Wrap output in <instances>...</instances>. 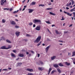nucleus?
Masks as SVG:
<instances>
[{
	"label": "nucleus",
	"instance_id": "6",
	"mask_svg": "<svg viewBox=\"0 0 75 75\" xmlns=\"http://www.w3.org/2000/svg\"><path fill=\"white\" fill-rule=\"evenodd\" d=\"M53 66L54 67V68H58V67H59L58 64H53Z\"/></svg>",
	"mask_w": 75,
	"mask_h": 75
},
{
	"label": "nucleus",
	"instance_id": "59",
	"mask_svg": "<svg viewBox=\"0 0 75 75\" xmlns=\"http://www.w3.org/2000/svg\"><path fill=\"white\" fill-rule=\"evenodd\" d=\"M72 11H74V10L73 9H71V12H72Z\"/></svg>",
	"mask_w": 75,
	"mask_h": 75
},
{
	"label": "nucleus",
	"instance_id": "48",
	"mask_svg": "<svg viewBox=\"0 0 75 75\" xmlns=\"http://www.w3.org/2000/svg\"><path fill=\"white\" fill-rule=\"evenodd\" d=\"M12 10H13L12 8H11L10 9V11H12Z\"/></svg>",
	"mask_w": 75,
	"mask_h": 75
},
{
	"label": "nucleus",
	"instance_id": "16",
	"mask_svg": "<svg viewBox=\"0 0 75 75\" xmlns=\"http://www.w3.org/2000/svg\"><path fill=\"white\" fill-rule=\"evenodd\" d=\"M52 70V68H50L49 69L48 73V74H50V72H51V71Z\"/></svg>",
	"mask_w": 75,
	"mask_h": 75
},
{
	"label": "nucleus",
	"instance_id": "31",
	"mask_svg": "<svg viewBox=\"0 0 75 75\" xmlns=\"http://www.w3.org/2000/svg\"><path fill=\"white\" fill-rule=\"evenodd\" d=\"M28 75H34V74L33 73H29L28 74Z\"/></svg>",
	"mask_w": 75,
	"mask_h": 75
},
{
	"label": "nucleus",
	"instance_id": "18",
	"mask_svg": "<svg viewBox=\"0 0 75 75\" xmlns=\"http://www.w3.org/2000/svg\"><path fill=\"white\" fill-rule=\"evenodd\" d=\"M11 57H16V56L14 54L11 53Z\"/></svg>",
	"mask_w": 75,
	"mask_h": 75
},
{
	"label": "nucleus",
	"instance_id": "38",
	"mask_svg": "<svg viewBox=\"0 0 75 75\" xmlns=\"http://www.w3.org/2000/svg\"><path fill=\"white\" fill-rule=\"evenodd\" d=\"M2 71H8V69H3L2 70Z\"/></svg>",
	"mask_w": 75,
	"mask_h": 75
},
{
	"label": "nucleus",
	"instance_id": "33",
	"mask_svg": "<svg viewBox=\"0 0 75 75\" xmlns=\"http://www.w3.org/2000/svg\"><path fill=\"white\" fill-rule=\"evenodd\" d=\"M4 10H10V8H4Z\"/></svg>",
	"mask_w": 75,
	"mask_h": 75
},
{
	"label": "nucleus",
	"instance_id": "28",
	"mask_svg": "<svg viewBox=\"0 0 75 75\" xmlns=\"http://www.w3.org/2000/svg\"><path fill=\"white\" fill-rule=\"evenodd\" d=\"M56 72V71H55V70H54V71H52L51 72V74H54V72Z\"/></svg>",
	"mask_w": 75,
	"mask_h": 75
},
{
	"label": "nucleus",
	"instance_id": "29",
	"mask_svg": "<svg viewBox=\"0 0 75 75\" xmlns=\"http://www.w3.org/2000/svg\"><path fill=\"white\" fill-rule=\"evenodd\" d=\"M2 23H4L6 22V21L4 19H3L2 20Z\"/></svg>",
	"mask_w": 75,
	"mask_h": 75
},
{
	"label": "nucleus",
	"instance_id": "19",
	"mask_svg": "<svg viewBox=\"0 0 75 75\" xmlns=\"http://www.w3.org/2000/svg\"><path fill=\"white\" fill-rule=\"evenodd\" d=\"M19 56L20 57H24V54H19Z\"/></svg>",
	"mask_w": 75,
	"mask_h": 75
},
{
	"label": "nucleus",
	"instance_id": "3",
	"mask_svg": "<svg viewBox=\"0 0 75 75\" xmlns=\"http://www.w3.org/2000/svg\"><path fill=\"white\" fill-rule=\"evenodd\" d=\"M41 21L40 20L38 19H35L34 21V23H41Z\"/></svg>",
	"mask_w": 75,
	"mask_h": 75
},
{
	"label": "nucleus",
	"instance_id": "46",
	"mask_svg": "<svg viewBox=\"0 0 75 75\" xmlns=\"http://www.w3.org/2000/svg\"><path fill=\"white\" fill-rule=\"evenodd\" d=\"M46 23H48V24L50 23V21H46Z\"/></svg>",
	"mask_w": 75,
	"mask_h": 75
},
{
	"label": "nucleus",
	"instance_id": "64",
	"mask_svg": "<svg viewBox=\"0 0 75 75\" xmlns=\"http://www.w3.org/2000/svg\"><path fill=\"white\" fill-rule=\"evenodd\" d=\"M74 64H75V59H74V62H73Z\"/></svg>",
	"mask_w": 75,
	"mask_h": 75
},
{
	"label": "nucleus",
	"instance_id": "17",
	"mask_svg": "<svg viewBox=\"0 0 75 75\" xmlns=\"http://www.w3.org/2000/svg\"><path fill=\"white\" fill-rule=\"evenodd\" d=\"M49 13L50 14H51V15H53V16H55L56 15L54 13H52V12H50Z\"/></svg>",
	"mask_w": 75,
	"mask_h": 75
},
{
	"label": "nucleus",
	"instance_id": "62",
	"mask_svg": "<svg viewBox=\"0 0 75 75\" xmlns=\"http://www.w3.org/2000/svg\"><path fill=\"white\" fill-rule=\"evenodd\" d=\"M54 26H55L54 25H52V27H54Z\"/></svg>",
	"mask_w": 75,
	"mask_h": 75
},
{
	"label": "nucleus",
	"instance_id": "42",
	"mask_svg": "<svg viewBox=\"0 0 75 75\" xmlns=\"http://www.w3.org/2000/svg\"><path fill=\"white\" fill-rule=\"evenodd\" d=\"M13 52H15V53H16V52H17V51H16V50H13Z\"/></svg>",
	"mask_w": 75,
	"mask_h": 75
},
{
	"label": "nucleus",
	"instance_id": "9",
	"mask_svg": "<svg viewBox=\"0 0 75 75\" xmlns=\"http://www.w3.org/2000/svg\"><path fill=\"white\" fill-rule=\"evenodd\" d=\"M26 71H29V72H33V69H26Z\"/></svg>",
	"mask_w": 75,
	"mask_h": 75
},
{
	"label": "nucleus",
	"instance_id": "22",
	"mask_svg": "<svg viewBox=\"0 0 75 75\" xmlns=\"http://www.w3.org/2000/svg\"><path fill=\"white\" fill-rule=\"evenodd\" d=\"M57 69L58 71L59 72V73H61V71L60 69H59L58 68Z\"/></svg>",
	"mask_w": 75,
	"mask_h": 75
},
{
	"label": "nucleus",
	"instance_id": "61",
	"mask_svg": "<svg viewBox=\"0 0 75 75\" xmlns=\"http://www.w3.org/2000/svg\"><path fill=\"white\" fill-rule=\"evenodd\" d=\"M73 14H74V16H75V12H73Z\"/></svg>",
	"mask_w": 75,
	"mask_h": 75
},
{
	"label": "nucleus",
	"instance_id": "56",
	"mask_svg": "<svg viewBox=\"0 0 75 75\" xmlns=\"http://www.w3.org/2000/svg\"><path fill=\"white\" fill-rule=\"evenodd\" d=\"M72 25H73L71 24L69 26V27H72Z\"/></svg>",
	"mask_w": 75,
	"mask_h": 75
},
{
	"label": "nucleus",
	"instance_id": "2",
	"mask_svg": "<svg viewBox=\"0 0 75 75\" xmlns=\"http://www.w3.org/2000/svg\"><path fill=\"white\" fill-rule=\"evenodd\" d=\"M35 30H37L38 31H40L41 30V26L39 25L38 26L35 28Z\"/></svg>",
	"mask_w": 75,
	"mask_h": 75
},
{
	"label": "nucleus",
	"instance_id": "58",
	"mask_svg": "<svg viewBox=\"0 0 75 75\" xmlns=\"http://www.w3.org/2000/svg\"><path fill=\"white\" fill-rule=\"evenodd\" d=\"M31 51L33 54H34V52L33 51Z\"/></svg>",
	"mask_w": 75,
	"mask_h": 75
},
{
	"label": "nucleus",
	"instance_id": "35",
	"mask_svg": "<svg viewBox=\"0 0 75 75\" xmlns=\"http://www.w3.org/2000/svg\"><path fill=\"white\" fill-rule=\"evenodd\" d=\"M47 41H51V40H50V39L48 38H47Z\"/></svg>",
	"mask_w": 75,
	"mask_h": 75
},
{
	"label": "nucleus",
	"instance_id": "39",
	"mask_svg": "<svg viewBox=\"0 0 75 75\" xmlns=\"http://www.w3.org/2000/svg\"><path fill=\"white\" fill-rule=\"evenodd\" d=\"M29 25H33V23L32 22H31L29 23Z\"/></svg>",
	"mask_w": 75,
	"mask_h": 75
},
{
	"label": "nucleus",
	"instance_id": "5",
	"mask_svg": "<svg viewBox=\"0 0 75 75\" xmlns=\"http://www.w3.org/2000/svg\"><path fill=\"white\" fill-rule=\"evenodd\" d=\"M64 13H65V14H67V15H68V16H72V14H70L69 13H67V12H65V11H64Z\"/></svg>",
	"mask_w": 75,
	"mask_h": 75
},
{
	"label": "nucleus",
	"instance_id": "21",
	"mask_svg": "<svg viewBox=\"0 0 75 75\" xmlns=\"http://www.w3.org/2000/svg\"><path fill=\"white\" fill-rule=\"evenodd\" d=\"M38 69L39 70H40V71H42L43 70L42 67H39Z\"/></svg>",
	"mask_w": 75,
	"mask_h": 75
},
{
	"label": "nucleus",
	"instance_id": "7",
	"mask_svg": "<svg viewBox=\"0 0 75 75\" xmlns=\"http://www.w3.org/2000/svg\"><path fill=\"white\" fill-rule=\"evenodd\" d=\"M51 47V46L49 45L48 46H47L45 49V50L46 51V52H47V51H48V50H49V49L50 48V47Z\"/></svg>",
	"mask_w": 75,
	"mask_h": 75
},
{
	"label": "nucleus",
	"instance_id": "23",
	"mask_svg": "<svg viewBox=\"0 0 75 75\" xmlns=\"http://www.w3.org/2000/svg\"><path fill=\"white\" fill-rule=\"evenodd\" d=\"M18 11H19V10H17L16 11H15L13 12V13L14 14H16V13H18Z\"/></svg>",
	"mask_w": 75,
	"mask_h": 75
},
{
	"label": "nucleus",
	"instance_id": "41",
	"mask_svg": "<svg viewBox=\"0 0 75 75\" xmlns=\"http://www.w3.org/2000/svg\"><path fill=\"white\" fill-rule=\"evenodd\" d=\"M15 28H19V26L16 25L15 26Z\"/></svg>",
	"mask_w": 75,
	"mask_h": 75
},
{
	"label": "nucleus",
	"instance_id": "51",
	"mask_svg": "<svg viewBox=\"0 0 75 75\" xmlns=\"http://www.w3.org/2000/svg\"><path fill=\"white\" fill-rule=\"evenodd\" d=\"M67 6V7H69V6H70L69 4H67L66 5Z\"/></svg>",
	"mask_w": 75,
	"mask_h": 75
},
{
	"label": "nucleus",
	"instance_id": "26",
	"mask_svg": "<svg viewBox=\"0 0 75 75\" xmlns=\"http://www.w3.org/2000/svg\"><path fill=\"white\" fill-rule=\"evenodd\" d=\"M52 8H47L46 9L47 10H52Z\"/></svg>",
	"mask_w": 75,
	"mask_h": 75
},
{
	"label": "nucleus",
	"instance_id": "36",
	"mask_svg": "<svg viewBox=\"0 0 75 75\" xmlns=\"http://www.w3.org/2000/svg\"><path fill=\"white\" fill-rule=\"evenodd\" d=\"M55 31L56 34H59V32L58 31H57V30H56Z\"/></svg>",
	"mask_w": 75,
	"mask_h": 75
},
{
	"label": "nucleus",
	"instance_id": "12",
	"mask_svg": "<svg viewBox=\"0 0 75 75\" xmlns=\"http://www.w3.org/2000/svg\"><path fill=\"white\" fill-rule=\"evenodd\" d=\"M55 58H56V56H53V57H51V59L52 60H54V59Z\"/></svg>",
	"mask_w": 75,
	"mask_h": 75
},
{
	"label": "nucleus",
	"instance_id": "14",
	"mask_svg": "<svg viewBox=\"0 0 75 75\" xmlns=\"http://www.w3.org/2000/svg\"><path fill=\"white\" fill-rule=\"evenodd\" d=\"M65 64L67 66H69L70 65V63H68L67 62H65Z\"/></svg>",
	"mask_w": 75,
	"mask_h": 75
},
{
	"label": "nucleus",
	"instance_id": "8",
	"mask_svg": "<svg viewBox=\"0 0 75 75\" xmlns=\"http://www.w3.org/2000/svg\"><path fill=\"white\" fill-rule=\"evenodd\" d=\"M11 24H12L13 25H15L16 24V22H14V21H10Z\"/></svg>",
	"mask_w": 75,
	"mask_h": 75
},
{
	"label": "nucleus",
	"instance_id": "52",
	"mask_svg": "<svg viewBox=\"0 0 75 75\" xmlns=\"http://www.w3.org/2000/svg\"><path fill=\"white\" fill-rule=\"evenodd\" d=\"M24 40L26 42H27V41H28V40H27V39H24Z\"/></svg>",
	"mask_w": 75,
	"mask_h": 75
},
{
	"label": "nucleus",
	"instance_id": "40",
	"mask_svg": "<svg viewBox=\"0 0 75 75\" xmlns=\"http://www.w3.org/2000/svg\"><path fill=\"white\" fill-rule=\"evenodd\" d=\"M74 2L73 0H72V5H74Z\"/></svg>",
	"mask_w": 75,
	"mask_h": 75
},
{
	"label": "nucleus",
	"instance_id": "24",
	"mask_svg": "<svg viewBox=\"0 0 75 75\" xmlns=\"http://www.w3.org/2000/svg\"><path fill=\"white\" fill-rule=\"evenodd\" d=\"M42 42V41H40L39 44H38L37 45V47H38V46H39V45H41V43Z\"/></svg>",
	"mask_w": 75,
	"mask_h": 75
},
{
	"label": "nucleus",
	"instance_id": "63",
	"mask_svg": "<svg viewBox=\"0 0 75 75\" xmlns=\"http://www.w3.org/2000/svg\"><path fill=\"white\" fill-rule=\"evenodd\" d=\"M69 6H71V2H70L69 3Z\"/></svg>",
	"mask_w": 75,
	"mask_h": 75
},
{
	"label": "nucleus",
	"instance_id": "27",
	"mask_svg": "<svg viewBox=\"0 0 75 75\" xmlns=\"http://www.w3.org/2000/svg\"><path fill=\"white\" fill-rule=\"evenodd\" d=\"M21 64H22V63H18V64L17 65V66H19V67H20L21 65Z\"/></svg>",
	"mask_w": 75,
	"mask_h": 75
},
{
	"label": "nucleus",
	"instance_id": "10",
	"mask_svg": "<svg viewBox=\"0 0 75 75\" xmlns=\"http://www.w3.org/2000/svg\"><path fill=\"white\" fill-rule=\"evenodd\" d=\"M20 32H16L15 33V34L17 35V37H18L20 35Z\"/></svg>",
	"mask_w": 75,
	"mask_h": 75
},
{
	"label": "nucleus",
	"instance_id": "4",
	"mask_svg": "<svg viewBox=\"0 0 75 75\" xmlns=\"http://www.w3.org/2000/svg\"><path fill=\"white\" fill-rule=\"evenodd\" d=\"M5 2H6V0H1V5H2L3 6V5L4 4V3H5Z\"/></svg>",
	"mask_w": 75,
	"mask_h": 75
},
{
	"label": "nucleus",
	"instance_id": "47",
	"mask_svg": "<svg viewBox=\"0 0 75 75\" xmlns=\"http://www.w3.org/2000/svg\"><path fill=\"white\" fill-rule=\"evenodd\" d=\"M68 31H64V33L65 34H66V33H68Z\"/></svg>",
	"mask_w": 75,
	"mask_h": 75
},
{
	"label": "nucleus",
	"instance_id": "53",
	"mask_svg": "<svg viewBox=\"0 0 75 75\" xmlns=\"http://www.w3.org/2000/svg\"><path fill=\"white\" fill-rule=\"evenodd\" d=\"M74 71L72 70L71 71V74H73V73H74Z\"/></svg>",
	"mask_w": 75,
	"mask_h": 75
},
{
	"label": "nucleus",
	"instance_id": "15",
	"mask_svg": "<svg viewBox=\"0 0 75 75\" xmlns=\"http://www.w3.org/2000/svg\"><path fill=\"white\" fill-rule=\"evenodd\" d=\"M28 10H29V13H32V12H33V11L34 10L33 9H29Z\"/></svg>",
	"mask_w": 75,
	"mask_h": 75
},
{
	"label": "nucleus",
	"instance_id": "32",
	"mask_svg": "<svg viewBox=\"0 0 75 75\" xmlns=\"http://www.w3.org/2000/svg\"><path fill=\"white\" fill-rule=\"evenodd\" d=\"M26 37H30L31 36V35H30L29 34H26Z\"/></svg>",
	"mask_w": 75,
	"mask_h": 75
},
{
	"label": "nucleus",
	"instance_id": "30",
	"mask_svg": "<svg viewBox=\"0 0 75 75\" xmlns=\"http://www.w3.org/2000/svg\"><path fill=\"white\" fill-rule=\"evenodd\" d=\"M39 7H40V6H42V7L43 6H44V5L40 4L39 5Z\"/></svg>",
	"mask_w": 75,
	"mask_h": 75
},
{
	"label": "nucleus",
	"instance_id": "55",
	"mask_svg": "<svg viewBox=\"0 0 75 75\" xmlns=\"http://www.w3.org/2000/svg\"><path fill=\"white\" fill-rule=\"evenodd\" d=\"M22 52H25V50H22Z\"/></svg>",
	"mask_w": 75,
	"mask_h": 75
},
{
	"label": "nucleus",
	"instance_id": "54",
	"mask_svg": "<svg viewBox=\"0 0 75 75\" xmlns=\"http://www.w3.org/2000/svg\"><path fill=\"white\" fill-rule=\"evenodd\" d=\"M66 8L67 10H69V8H68V7H66Z\"/></svg>",
	"mask_w": 75,
	"mask_h": 75
},
{
	"label": "nucleus",
	"instance_id": "45",
	"mask_svg": "<svg viewBox=\"0 0 75 75\" xmlns=\"http://www.w3.org/2000/svg\"><path fill=\"white\" fill-rule=\"evenodd\" d=\"M74 55H75V52H74L73 53V55L72 56H74Z\"/></svg>",
	"mask_w": 75,
	"mask_h": 75
},
{
	"label": "nucleus",
	"instance_id": "49",
	"mask_svg": "<svg viewBox=\"0 0 75 75\" xmlns=\"http://www.w3.org/2000/svg\"><path fill=\"white\" fill-rule=\"evenodd\" d=\"M59 42H62V43H63V41H62V40H59Z\"/></svg>",
	"mask_w": 75,
	"mask_h": 75
},
{
	"label": "nucleus",
	"instance_id": "57",
	"mask_svg": "<svg viewBox=\"0 0 75 75\" xmlns=\"http://www.w3.org/2000/svg\"><path fill=\"white\" fill-rule=\"evenodd\" d=\"M26 53L27 55H28V54H29V53H28V52H26Z\"/></svg>",
	"mask_w": 75,
	"mask_h": 75
},
{
	"label": "nucleus",
	"instance_id": "37",
	"mask_svg": "<svg viewBox=\"0 0 75 75\" xmlns=\"http://www.w3.org/2000/svg\"><path fill=\"white\" fill-rule=\"evenodd\" d=\"M65 20V18H64V17L63 16L62 17V19H61V20Z\"/></svg>",
	"mask_w": 75,
	"mask_h": 75
},
{
	"label": "nucleus",
	"instance_id": "43",
	"mask_svg": "<svg viewBox=\"0 0 75 75\" xmlns=\"http://www.w3.org/2000/svg\"><path fill=\"white\" fill-rule=\"evenodd\" d=\"M37 55H38V58H39V57H40V54H38Z\"/></svg>",
	"mask_w": 75,
	"mask_h": 75
},
{
	"label": "nucleus",
	"instance_id": "20",
	"mask_svg": "<svg viewBox=\"0 0 75 75\" xmlns=\"http://www.w3.org/2000/svg\"><path fill=\"white\" fill-rule=\"evenodd\" d=\"M59 65L60 67H64V65H63V64H62L61 63L59 64Z\"/></svg>",
	"mask_w": 75,
	"mask_h": 75
},
{
	"label": "nucleus",
	"instance_id": "44",
	"mask_svg": "<svg viewBox=\"0 0 75 75\" xmlns=\"http://www.w3.org/2000/svg\"><path fill=\"white\" fill-rule=\"evenodd\" d=\"M40 63V64H43V62L40 61V62H39Z\"/></svg>",
	"mask_w": 75,
	"mask_h": 75
},
{
	"label": "nucleus",
	"instance_id": "50",
	"mask_svg": "<svg viewBox=\"0 0 75 75\" xmlns=\"http://www.w3.org/2000/svg\"><path fill=\"white\" fill-rule=\"evenodd\" d=\"M35 26H36L35 25V24H34L33 25V27H34V28L35 27Z\"/></svg>",
	"mask_w": 75,
	"mask_h": 75
},
{
	"label": "nucleus",
	"instance_id": "13",
	"mask_svg": "<svg viewBox=\"0 0 75 75\" xmlns=\"http://www.w3.org/2000/svg\"><path fill=\"white\" fill-rule=\"evenodd\" d=\"M35 2H33L30 4V6L35 5Z\"/></svg>",
	"mask_w": 75,
	"mask_h": 75
},
{
	"label": "nucleus",
	"instance_id": "1",
	"mask_svg": "<svg viewBox=\"0 0 75 75\" xmlns=\"http://www.w3.org/2000/svg\"><path fill=\"white\" fill-rule=\"evenodd\" d=\"M41 36H39L37 38L36 40L34 41V42H39V41L41 40Z\"/></svg>",
	"mask_w": 75,
	"mask_h": 75
},
{
	"label": "nucleus",
	"instance_id": "34",
	"mask_svg": "<svg viewBox=\"0 0 75 75\" xmlns=\"http://www.w3.org/2000/svg\"><path fill=\"white\" fill-rule=\"evenodd\" d=\"M8 48H7V50L8 49H9V48H11V47L10 45H9L8 46Z\"/></svg>",
	"mask_w": 75,
	"mask_h": 75
},
{
	"label": "nucleus",
	"instance_id": "11",
	"mask_svg": "<svg viewBox=\"0 0 75 75\" xmlns=\"http://www.w3.org/2000/svg\"><path fill=\"white\" fill-rule=\"evenodd\" d=\"M1 49H2L3 50H7V48H6V46H3L1 47Z\"/></svg>",
	"mask_w": 75,
	"mask_h": 75
},
{
	"label": "nucleus",
	"instance_id": "60",
	"mask_svg": "<svg viewBox=\"0 0 75 75\" xmlns=\"http://www.w3.org/2000/svg\"><path fill=\"white\" fill-rule=\"evenodd\" d=\"M19 59V58H17V59H16V61H17V60H18V59Z\"/></svg>",
	"mask_w": 75,
	"mask_h": 75
},
{
	"label": "nucleus",
	"instance_id": "25",
	"mask_svg": "<svg viewBox=\"0 0 75 75\" xmlns=\"http://www.w3.org/2000/svg\"><path fill=\"white\" fill-rule=\"evenodd\" d=\"M6 41L7 42H8V43H11V41L8 40H7Z\"/></svg>",
	"mask_w": 75,
	"mask_h": 75
}]
</instances>
